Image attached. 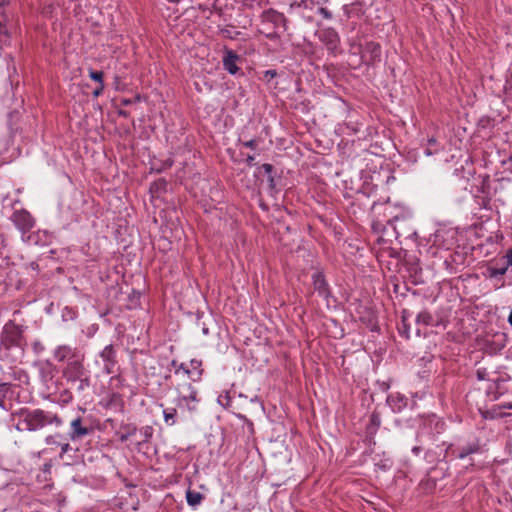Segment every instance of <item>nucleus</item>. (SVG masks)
Segmentation results:
<instances>
[{
  "label": "nucleus",
  "mask_w": 512,
  "mask_h": 512,
  "mask_svg": "<svg viewBox=\"0 0 512 512\" xmlns=\"http://www.w3.org/2000/svg\"><path fill=\"white\" fill-rule=\"evenodd\" d=\"M171 365H172V366H174V367H176V366H177V361H176V360H173V361L171 362Z\"/></svg>",
  "instance_id": "obj_56"
},
{
  "label": "nucleus",
  "mask_w": 512,
  "mask_h": 512,
  "mask_svg": "<svg viewBox=\"0 0 512 512\" xmlns=\"http://www.w3.org/2000/svg\"><path fill=\"white\" fill-rule=\"evenodd\" d=\"M240 59L239 55L233 50L227 49L223 56V67L231 75H236L240 68L237 66V62Z\"/></svg>",
  "instance_id": "obj_17"
},
{
  "label": "nucleus",
  "mask_w": 512,
  "mask_h": 512,
  "mask_svg": "<svg viewBox=\"0 0 512 512\" xmlns=\"http://www.w3.org/2000/svg\"><path fill=\"white\" fill-rule=\"evenodd\" d=\"M375 465L381 468L382 470H386L392 466V461L389 458H386L380 460L379 462H375Z\"/></svg>",
  "instance_id": "obj_33"
},
{
  "label": "nucleus",
  "mask_w": 512,
  "mask_h": 512,
  "mask_svg": "<svg viewBox=\"0 0 512 512\" xmlns=\"http://www.w3.org/2000/svg\"><path fill=\"white\" fill-rule=\"evenodd\" d=\"M319 40L332 52L336 51L340 44L338 32L331 27L319 31Z\"/></svg>",
  "instance_id": "obj_13"
},
{
  "label": "nucleus",
  "mask_w": 512,
  "mask_h": 512,
  "mask_svg": "<svg viewBox=\"0 0 512 512\" xmlns=\"http://www.w3.org/2000/svg\"><path fill=\"white\" fill-rule=\"evenodd\" d=\"M321 1H322V0H318V1H317V4H320V3H321Z\"/></svg>",
  "instance_id": "obj_60"
},
{
  "label": "nucleus",
  "mask_w": 512,
  "mask_h": 512,
  "mask_svg": "<svg viewBox=\"0 0 512 512\" xmlns=\"http://www.w3.org/2000/svg\"><path fill=\"white\" fill-rule=\"evenodd\" d=\"M260 170H263L264 173L268 176L272 175L273 172V166L269 163H264L259 167Z\"/></svg>",
  "instance_id": "obj_35"
},
{
  "label": "nucleus",
  "mask_w": 512,
  "mask_h": 512,
  "mask_svg": "<svg viewBox=\"0 0 512 512\" xmlns=\"http://www.w3.org/2000/svg\"><path fill=\"white\" fill-rule=\"evenodd\" d=\"M118 81H119V77H115V86H116V89H119V87H118V86H119Z\"/></svg>",
  "instance_id": "obj_55"
},
{
  "label": "nucleus",
  "mask_w": 512,
  "mask_h": 512,
  "mask_svg": "<svg viewBox=\"0 0 512 512\" xmlns=\"http://www.w3.org/2000/svg\"><path fill=\"white\" fill-rule=\"evenodd\" d=\"M163 418L166 425H175L177 423V409L174 407L163 409Z\"/></svg>",
  "instance_id": "obj_24"
},
{
  "label": "nucleus",
  "mask_w": 512,
  "mask_h": 512,
  "mask_svg": "<svg viewBox=\"0 0 512 512\" xmlns=\"http://www.w3.org/2000/svg\"><path fill=\"white\" fill-rule=\"evenodd\" d=\"M33 350L36 354H40L44 351V346L40 341H35L32 345Z\"/></svg>",
  "instance_id": "obj_39"
},
{
  "label": "nucleus",
  "mask_w": 512,
  "mask_h": 512,
  "mask_svg": "<svg viewBox=\"0 0 512 512\" xmlns=\"http://www.w3.org/2000/svg\"><path fill=\"white\" fill-rule=\"evenodd\" d=\"M154 186H155V187H157V188H158V187H161V188L165 189L166 181H165V180H161V181H159V182H157V183H154V184H153V186H152V188H153Z\"/></svg>",
  "instance_id": "obj_46"
},
{
  "label": "nucleus",
  "mask_w": 512,
  "mask_h": 512,
  "mask_svg": "<svg viewBox=\"0 0 512 512\" xmlns=\"http://www.w3.org/2000/svg\"><path fill=\"white\" fill-rule=\"evenodd\" d=\"M266 36L269 39H273V38H275L276 35L274 33H270V34H267Z\"/></svg>",
  "instance_id": "obj_54"
},
{
  "label": "nucleus",
  "mask_w": 512,
  "mask_h": 512,
  "mask_svg": "<svg viewBox=\"0 0 512 512\" xmlns=\"http://www.w3.org/2000/svg\"><path fill=\"white\" fill-rule=\"evenodd\" d=\"M503 258L506 261L504 266H507V269H508L510 267V265L512 264V249H509Z\"/></svg>",
  "instance_id": "obj_38"
},
{
  "label": "nucleus",
  "mask_w": 512,
  "mask_h": 512,
  "mask_svg": "<svg viewBox=\"0 0 512 512\" xmlns=\"http://www.w3.org/2000/svg\"><path fill=\"white\" fill-rule=\"evenodd\" d=\"M261 207H262L263 209H267V207H266L264 204H261Z\"/></svg>",
  "instance_id": "obj_58"
},
{
  "label": "nucleus",
  "mask_w": 512,
  "mask_h": 512,
  "mask_svg": "<svg viewBox=\"0 0 512 512\" xmlns=\"http://www.w3.org/2000/svg\"><path fill=\"white\" fill-rule=\"evenodd\" d=\"M199 402L198 391L192 386L191 383H186L183 385V391H179L178 397L176 399V404L178 407L185 406L189 411H195L197 409L196 404Z\"/></svg>",
  "instance_id": "obj_9"
},
{
  "label": "nucleus",
  "mask_w": 512,
  "mask_h": 512,
  "mask_svg": "<svg viewBox=\"0 0 512 512\" xmlns=\"http://www.w3.org/2000/svg\"><path fill=\"white\" fill-rule=\"evenodd\" d=\"M438 144L435 138H430L428 140V146L424 149V154L426 156H431L438 152Z\"/></svg>",
  "instance_id": "obj_27"
},
{
  "label": "nucleus",
  "mask_w": 512,
  "mask_h": 512,
  "mask_svg": "<svg viewBox=\"0 0 512 512\" xmlns=\"http://www.w3.org/2000/svg\"><path fill=\"white\" fill-rule=\"evenodd\" d=\"M0 406H1L2 408H4V405H3V402H2V401H0Z\"/></svg>",
  "instance_id": "obj_59"
},
{
  "label": "nucleus",
  "mask_w": 512,
  "mask_h": 512,
  "mask_svg": "<svg viewBox=\"0 0 512 512\" xmlns=\"http://www.w3.org/2000/svg\"><path fill=\"white\" fill-rule=\"evenodd\" d=\"M416 334H417V336H420V329L419 328H417Z\"/></svg>",
  "instance_id": "obj_57"
},
{
  "label": "nucleus",
  "mask_w": 512,
  "mask_h": 512,
  "mask_svg": "<svg viewBox=\"0 0 512 512\" xmlns=\"http://www.w3.org/2000/svg\"><path fill=\"white\" fill-rule=\"evenodd\" d=\"M508 323L512 326V309H511V312L508 316Z\"/></svg>",
  "instance_id": "obj_53"
},
{
  "label": "nucleus",
  "mask_w": 512,
  "mask_h": 512,
  "mask_svg": "<svg viewBox=\"0 0 512 512\" xmlns=\"http://www.w3.org/2000/svg\"><path fill=\"white\" fill-rule=\"evenodd\" d=\"M361 61L365 65H375L381 61V45L374 41H367L358 47Z\"/></svg>",
  "instance_id": "obj_8"
},
{
  "label": "nucleus",
  "mask_w": 512,
  "mask_h": 512,
  "mask_svg": "<svg viewBox=\"0 0 512 512\" xmlns=\"http://www.w3.org/2000/svg\"><path fill=\"white\" fill-rule=\"evenodd\" d=\"M446 452L449 453L451 459H465L470 455L478 454L481 452V444L478 439L467 442L463 445L448 444Z\"/></svg>",
  "instance_id": "obj_7"
},
{
  "label": "nucleus",
  "mask_w": 512,
  "mask_h": 512,
  "mask_svg": "<svg viewBox=\"0 0 512 512\" xmlns=\"http://www.w3.org/2000/svg\"><path fill=\"white\" fill-rule=\"evenodd\" d=\"M410 317H411L410 311L404 309L402 311V326L399 328V332H400V334L404 335L407 339L409 338L410 326L408 324V320Z\"/></svg>",
  "instance_id": "obj_26"
},
{
  "label": "nucleus",
  "mask_w": 512,
  "mask_h": 512,
  "mask_svg": "<svg viewBox=\"0 0 512 512\" xmlns=\"http://www.w3.org/2000/svg\"><path fill=\"white\" fill-rule=\"evenodd\" d=\"M277 76L276 70H266L264 72V79L267 81H270L271 79L275 78Z\"/></svg>",
  "instance_id": "obj_41"
},
{
  "label": "nucleus",
  "mask_w": 512,
  "mask_h": 512,
  "mask_svg": "<svg viewBox=\"0 0 512 512\" xmlns=\"http://www.w3.org/2000/svg\"><path fill=\"white\" fill-rule=\"evenodd\" d=\"M427 427H429L431 429L430 439L432 441H435L436 440L435 436L444 432V430L446 428V424L444 421L437 419V418L429 419L428 422L425 424V427L423 428V430H421L417 433V440L419 442H422L421 437L424 435V430Z\"/></svg>",
  "instance_id": "obj_16"
},
{
  "label": "nucleus",
  "mask_w": 512,
  "mask_h": 512,
  "mask_svg": "<svg viewBox=\"0 0 512 512\" xmlns=\"http://www.w3.org/2000/svg\"><path fill=\"white\" fill-rule=\"evenodd\" d=\"M267 180H268V187L270 190V194L273 195V193L275 192V187H276L274 176L273 175L268 176Z\"/></svg>",
  "instance_id": "obj_36"
},
{
  "label": "nucleus",
  "mask_w": 512,
  "mask_h": 512,
  "mask_svg": "<svg viewBox=\"0 0 512 512\" xmlns=\"http://www.w3.org/2000/svg\"><path fill=\"white\" fill-rule=\"evenodd\" d=\"M317 13L326 20H331L333 18L332 12L325 7H319Z\"/></svg>",
  "instance_id": "obj_30"
},
{
  "label": "nucleus",
  "mask_w": 512,
  "mask_h": 512,
  "mask_svg": "<svg viewBox=\"0 0 512 512\" xmlns=\"http://www.w3.org/2000/svg\"><path fill=\"white\" fill-rule=\"evenodd\" d=\"M218 402L225 408H229L231 406V399L228 393L225 395H220L218 397Z\"/></svg>",
  "instance_id": "obj_29"
},
{
  "label": "nucleus",
  "mask_w": 512,
  "mask_h": 512,
  "mask_svg": "<svg viewBox=\"0 0 512 512\" xmlns=\"http://www.w3.org/2000/svg\"><path fill=\"white\" fill-rule=\"evenodd\" d=\"M386 403L394 413H400L407 407L408 398L400 393H391L388 395Z\"/></svg>",
  "instance_id": "obj_19"
},
{
  "label": "nucleus",
  "mask_w": 512,
  "mask_h": 512,
  "mask_svg": "<svg viewBox=\"0 0 512 512\" xmlns=\"http://www.w3.org/2000/svg\"><path fill=\"white\" fill-rule=\"evenodd\" d=\"M59 447L61 449V452H60V457L61 458L63 457L64 454H66V453H68L69 451L72 450V447H71V445L68 442L60 443Z\"/></svg>",
  "instance_id": "obj_34"
},
{
  "label": "nucleus",
  "mask_w": 512,
  "mask_h": 512,
  "mask_svg": "<svg viewBox=\"0 0 512 512\" xmlns=\"http://www.w3.org/2000/svg\"><path fill=\"white\" fill-rule=\"evenodd\" d=\"M504 286H505V282L503 280H501L500 283L496 285V289L502 288Z\"/></svg>",
  "instance_id": "obj_51"
},
{
  "label": "nucleus",
  "mask_w": 512,
  "mask_h": 512,
  "mask_svg": "<svg viewBox=\"0 0 512 512\" xmlns=\"http://www.w3.org/2000/svg\"><path fill=\"white\" fill-rule=\"evenodd\" d=\"M255 157L253 155H248L246 158V162L248 165L252 166L254 164Z\"/></svg>",
  "instance_id": "obj_48"
},
{
  "label": "nucleus",
  "mask_w": 512,
  "mask_h": 512,
  "mask_svg": "<svg viewBox=\"0 0 512 512\" xmlns=\"http://www.w3.org/2000/svg\"><path fill=\"white\" fill-rule=\"evenodd\" d=\"M153 432V428L149 425L138 429L136 435L138 436V439L134 442V444L140 447L142 444L148 443L153 436Z\"/></svg>",
  "instance_id": "obj_20"
},
{
  "label": "nucleus",
  "mask_w": 512,
  "mask_h": 512,
  "mask_svg": "<svg viewBox=\"0 0 512 512\" xmlns=\"http://www.w3.org/2000/svg\"><path fill=\"white\" fill-rule=\"evenodd\" d=\"M23 334L24 327L10 320L4 325L1 331L0 344L6 350L18 348L20 350V354L23 355L26 346V341Z\"/></svg>",
  "instance_id": "obj_4"
},
{
  "label": "nucleus",
  "mask_w": 512,
  "mask_h": 512,
  "mask_svg": "<svg viewBox=\"0 0 512 512\" xmlns=\"http://www.w3.org/2000/svg\"><path fill=\"white\" fill-rule=\"evenodd\" d=\"M62 377L67 384H69L70 388L75 389L79 394L83 393L91 386L90 373L85 368L84 362L74 363L70 367H64Z\"/></svg>",
  "instance_id": "obj_3"
},
{
  "label": "nucleus",
  "mask_w": 512,
  "mask_h": 512,
  "mask_svg": "<svg viewBox=\"0 0 512 512\" xmlns=\"http://www.w3.org/2000/svg\"><path fill=\"white\" fill-rule=\"evenodd\" d=\"M415 321H416V324L418 326H420V325H423V326H434L435 325L434 317L427 310H423V311L419 312L417 314V316H416Z\"/></svg>",
  "instance_id": "obj_23"
},
{
  "label": "nucleus",
  "mask_w": 512,
  "mask_h": 512,
  "mask_svg": "<svg viewBox=\"0 0 512 512\" xmlns=\"http://www.w3.org/2000/svg\"><path fill=\"white\" fill-rule=\"evenodd\" d=\"M312 282L314 290L319 296L327 299L330 296L329 285L322 272H315L312 275Z\"/></svg>",
  "instance_id": "obj_18"
},
{
  "label": "nucleus",
  "mask_w": 512,
  "mask_h": 512,
  "mask_svg": "<svg viewBox=\"0 0 512 512\" xmlns=\"http://www.w3.org/2000/svg\"><path fill=\"white\" fill-rule=\"evenodd\" d=\"M133 102H134V100L127 99V98L121 100V104L124 105V106L131 105Z\"/></svg>",
  "instance_id": "obj_49"
},
{
  "label": "nucleus",
  "mask_w": 512,
  "mask_h": 512,
  "mask_svg": "<svg viewBox=\"0 0 512 512\" xmlns=\"http://www.w3.org/2000/svg\"><path fill=\"white\" fill-rule=\"evenodd\" d=\"M137 432H138V429L134 424L122 425L120 428V432H118L119 440L121 442H126L131 437L136 436Z\"/></svg>",
  "instance_id": "obj_22"
},
{
  "label": "nucleus",
  "mask_w": 512,
  "mask_h": 512,
  "mask_svg": "<svg viewBox=\"0 0 512 512\" xmlns=\"http://www.w3.org/2000/svg\"><path fill=\"white\" fill-rule=\"evenodd\" d=\"M89 77L93 81L97 82L98 84H104V82H103L104 73L102 71L90 70Z\"/></svg>",
  "instance_id": "obj_28"
},
{
  "label": "nucleus",
  "mask_w": 512,
  "mask_h": 512,
  "mask_svg": "<svg viewBox=\"0 0 512 512\" xmlns=\"http://www.w3.org/2000/svg\"><path fill=\"white\" fill-rule=\"evenodd\" d=\"M117 113H118L119 116L124 117V118H127L129 116V112L126 111V110L120 109V110H118Z\"/></svg>",
  "instance_id": "obj_50"
},
{
  "label": "nucleus",
  "mask_w": 512,
  "mask_h": 512,
  "mask_svg": "<svg viewBox=\"0 0 512 512\" xmlns=\"http://www.w3.org/2000/svg\"><path fill=\"white\" fill-rule=\"evenodd\" d=\"M478 380H485L487 378V371L484 368H480L476 372Z\"/></svg>",
  "instance_id": "obj_44"
},
{
  "label": "nucleus",
  "mask_w": 512,
  "mask_h": 512,
  "mask_svg": "<svg viewBox=\"0 0 512 512\" xmlns=\"http://www.w3.org/2000/svg\"><path fill=\"white\" fill-rule=\"evenodd\" d=\"M389 387H390L389 384H387L385 382L382 384V390H384V391H387L389 389Z\"/></svg>",
  "instance_id": "obj_52"
},
{
  "label": "nucleus",
  "mask_w": 512,
  "mask_h": 512,
  "mask_svg": "<svg viewBox=\"0 0 512 512\" xmlns=\"http://www.w3.org/2000/svg\"><path fill=\"white\" fill-rule=\"evenodd\" d=\"M180 370H182L188 377H192V370L187 368L185 364L181 363L176 369V373H178Z\"/></svg>",
  "instance_id": "obj_40"
},
{
  "label": "nucleus",
  "mask_w": 512,
  "mask_h": 512,
  "mask_svg": "<svg viewBox=\"0 0 512 512\" xmlns=\"http://www.w3.org/2000/svg\"><path fill=\"white\" fill-rule=\"evenodd\" d=\"M445 443L442 445H435V447L426 449L424 453V460L433 469L438 463L445 461L449 457V453L446 452Z\"/></svg>",
  "instance_id": "obj_11"
},
{
  "label": "nucleus",
  "mask_w": 512,
  "mask_h": 512,
  "mask_svg": "<svg viewBox=\"0 0 512 512\" xmlns=\"http://www.w3.org/2000/svg\"><path fill=\"white\" fill-rule=\"evenodd\" d=\"M262 20L265 23H270L274 26V28H283V30H287V18L283 13L278 12L275 9H268L262 13Z\"/></svg>",
  "instance_id": "obj_14"
},
{
  "label": "nucleus",
  "mask_w": 512,
  "mask_h": 512,
  "mask_svg": "<svg viewBox=\"0 0 512 512\" xmlns=\"http://www.w3.org/2000/svg\"><path fill=\"white\" fill-rule=\"evenodd\" d=\"M52 355L58 363H66L64 367H70L74 363L84 362L85 360V355L80 349L68 344H62L55 347Z\"/></svg>",
  "instance_id": "obj_6"
},
{
  "label": "nucleus",
  "mask_w": 512,
  "mask_h": 512,
  "mask_svg": "<svg viewBox=\"0 0 512 512\" xmlns=\"http://www.w3.org/2000/svg\"><path fill=\"white\" fill-rule=\"evenodd\" d=\"M95 365L104 375L115 374L119 370L117 349L113 344L106 345L97 355Z\"/></svg>",
  "instance_id": "obj_5"
},
{
  "label": "nucleus",
  "mask_w": 512,
  "mask_h": 512,
  "mask_svg": "<svg viewBox=\"0 0 512 512\" xmlns=\"http://www.w3.org/2000/svg\"><path fill=\"white\" fill-rule=\"evenodd\" d=\"M507 272V266L502 267H492L489 266L486 269L485 276L491 279H498L499 277L505 275Z\"/></svg>",
  "instance_id": "obj_25"
},
{
  "label": "nucleus",
  "mask_w": 512,
  "mask_h": 512,
  "mask_svg": "<svg viewBox=\"0 0 512 512\" xmlns=\"http://www.w3.org/2000/svg\"><path fill=\"white\" fill-rule=\"evenodd\" d=\"M204 498L205 496L198 491L192 490L190 488L187 489L186 491L187 504L192 508L198 507L202 503Z\"/></svg>",
  "instance_id": "obj_21"
},
{
  "label": "nucleus",
  "mask_w": 512,
  "mask_h": 512,
  "mask_svg": "<svg viewBox=\"0 0 512 512\" xmlns=\"http://www.w3.org/2000/svg\"><path fill=\"white\" fill-rule=\"evenodd\" d=\"M422 451V447L420 445H416L412 448V453L415 455H419Z\"/></svg>",
  "instance_id": "obj_47"
},
{
  "label": "nucleus",
  "mask_w": 512,
  "mask_h": 512,
  "mask_svg": "<svg viewBox=\"0 0 512 512\" xmlns=\"http://www.w3.org/2000/svg\"><path fill=\"white\" fill-rule=\"evenodd\" d=\"M104 90V84H98V87L93 91V96L98 97L102 94Z\"/></svg>",
  "instance_id": "obj_45"
},
{
  "label": "nucleus",
  "mask_w": 512,
  "mask_h": 512,
  "mask_svg": "<svg viewBox=\"0 0 512 512\" xmlns=\"http://www.w3.org/2000/svg\"><path fill=\"white\" fill-rule=\"evenodd\" d=\"M201 364H202L201 361L196 360V359H192L190 361V366H191L192 370L197 371L198 378H200V376L202 374V370L200 369Z\"/></svg>",
  "instance_id": "obj_32"
},
{
  "label": "nucleus",
  "mask_w": 512,
  "mask_h": 512,
  "mask_svg": "<svg viewBox=\"0 0 512 512\" xmlns=\"http://www.w3.org/2000/svg\"><path fill=\"white\" fill-rule=\"evenodd\" d=\"M381 426L380 414L376 411L370 415L369 423L366 426L365 439L369 446L375 445V435Z\"/></svg>",
  "instance_id": "obj_15"
},
{
  "label": "nucleus",
  "mask_w": 512,
  "mask_h": 512,
  "mask_svg": "<svg viewBox=\"0 0 512 512\" xmlns=\"http://www.w3.org/2000/svg\"><path fill=\"white\" fill-rule=\"evenodd\" d=\"M173 165V161L171 159H167L163 162L162 166L160 168H156L157 172H162L165 169L170 168Z\"/></svg>",
  "instance_id": "obj_42"
},
{
  "label": "nucleus",
  "mask_w": 512,
  "mask_h": 512,
  "mask_svg": "<svg viewBox=\"0 0 512 512\" xmlns=\"http://www.w3.org/2000/svg\"><path fill=\"white\" fill-rule=\"evenodd\" d=\"M57 437H62L61 434H56V435H48L46 438H45V443L49 446H52V445H56V446H59L60 442H58L56 440Z\"/></svg>",
  "instance_id": "obj_31"
},
{
  "label": "nucleus",
  "mask_w": 512,
  "mask_h": 512,
  "mask_svg": "<svg viewBox=\"0 0 512 512\" xmlns=\"http://www.w3.org/2000/svg\"><path fill=\"white\" fill-rule=\"evenodd\" d=\"M242 145L246 148L255 149L258 145V141L256 139H251L249 141L242 142Z\"/></svg>",
  "instance_id": "obj_37"
},
{
  "label": "nucleus",
  "mask_w": 512,
  "mask_h": 512,
  "mask_svg": "<svg viewBox=\"0 0 512 512\" xmlns=\"http://www.w3.org/2000/svg\"><path fill=\"white\" fill-rule=\"evenodd\" d=\"M221 35L225 38H229V39H234L235 38V35L233 34V32L228 29V28H225V29H221Z\"/></svg>",
  "instance_id": "obj_43"
},
{
  "label": "nucleus",
  "mask_w": 512,
  "mask_h": 512,
  "mask_svg": "<svg viewBox=\"0 0 512 512\" xmlns=\"http://www.w3.org/2000/svg\"><path fill=\"white\" fill-rule=\"evenodd\" d=\"M92 428L85 426L83 424V420L80 416L73 419L70 423V429L68 433V437L72 442L80 441L85 436L92 433Z\"/></svg>",
  "instance_id": "obj_12"
},
{
  "label": "nucleus",
  "mask_w": 512,
  "mask_h": 512,
  "mask_svg": "<svg viewBox=\"0 0 512 512\" xmlns=\"http://www.w3.org/2000/svg\"><path fill=\"white\" fill-rule=\"evenodd\" d=\"M383 216H377L372 222V229L374 232L381 234L382 236L398 238L404 233V227L407 224V217L401 214L392 213L391 206H383Z\"/></svg>",
  "instance_id": "obj_2"
},
{
  "label": "nucleus",
  "mask_w": 512,
  "mask_h": 512,
  "mask_svg": "<svg viewBox=\"0 0 512 512\" xmlns=\"http://www.w3.org/2000/svg\"><path fill=\"white\" fill-rule=\"evenodd\" d=\"M18 415L19 421L16 425L18 431L36 432L49 425L55 427L63 425V420L57 413L40 408H22Z\"/></svg>",
  "instance_id": "obj_1"
},
{
  "label": "nucleus",
  "mask_w": 512,
  "mask_h": 512,
  "mask_svg": "<svg viewBox=\"0 0 512 512\" xmlns=\"http://www.w3.org/2000/svg\"><path fill=\"white\" fill-rule=\"evenodd\" d=\"M15 227L22 233L29 232L35 224L32 215L25 209L16 210L10 217Z\"/></svg>",
  "instance_id": "obj_10"
}]
</instances>
